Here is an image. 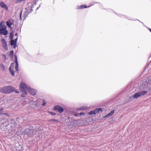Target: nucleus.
Here are the masks:
<instances>
[{"mask_svg":"<svg viewBox=\"0 0 151 151\" xmlns=\"http://www.w3.org/2000/svg\"><path fill=\"white\" fill-rule=\"evenodd\" d=\"M84 114H85V113H83V112H81L79 113V115H84Z\"/></svg>","mask_w":151,"mask_h":151,"instance_id":"nucleus-33","label":"nucleus"},{"mask_svg":"<svg viewBox=\"0 0 151 151\" xmlns=\"http://www.w3.org/2000/svg\"><path fill=\"white\" fill-rule=\"evenodd\" d=\"M22 10L21 11V13H20V17H19L20 19H22L21 17H22Z\"/></svg>","mask_w":151,"mask_h":151,"instance_id":"nucleus-30","label":"nucleus"},{"mask_svg":"<svg viewBox=\"0 0 151 151\" xmlns=\"http://www.w3.org/2000/svg\"><path fill=\"white\" fill-rule=\"evenodd\" d=\"M40 5H41V4H40L39 5V7L40 8Z\"/></svg>","mask_w":151,"mask_h":151,"instance_id":"nucleus-43","label":"nucleus"},{"mask_svg":"<svg viewBox=\"0 0 151 151\" xmlns=\"http://www.w3.org/2000/svg\"><path fill=\"white\" fill-rule=\"evenodd\" d=\"M18 40V37L16 38L14 40V42L17 43V41Z\"/></svg>","mask_w":151,"mask_h":151,"instance_id":"nucleus-32","label":"nucleus"},{"mask_svg":"<svg viewBox=\"0 0 151 151\" xmlns=\"http://www.w3.org/2000/svg\"><path fill=\"white\" fill-rule=\"evenodd\" d=\"M40 5H41V4H40L39 5V7L40 8Z\"/></svg>","mask_w":151,"mask_h":151,"instance_id":"nucleus-44","label":"nucleus"},{"mask_svg":"<svg viewBox=\"0 0 151 151\" xmlns=\"http://www.w3.org/2000/svg\"><path fill=\"white\" fill-rule=\"evenodd\" d=\"M2 114L3 115H6L7 116L9 117V115L8 114V113H3Z\"/></svg>","mask_w":151,"mask_h":151,"instance_id":"nucleus-31","label":"nucleus"},{"mask_svg":"<svg viewBox=\"0 0 151 151\" xmlns=\"http://www.w3.org/2000/svg\"><path fill=\"white\" fill-rule=\"evenodd\" d=\"M3 110L4 109L3 108L0 109V115L3 114L2 112Z\"/></svg>","mask_w":151,"mask_h":151,"instance_id":"nucleus-25","label":"nucleus"},{"mask_svg":"<svg viewBox=\"0 0 151 151\" xmlns=\"http://www.w3.org/2000/svg\"><path fill=\"white\" fill-rule=\"evenodd\" d=\"M0 6L1 7L6 9L7 11L8 10V8L7 5L3 1H2L0 2Z\"/></svg>","mask_w":151,"mask_h":151,"instance_id":"nucleus-13","label":"nucleus"},{"mask_svg":"<svg viewBox=\"0 0 151 151\" xmlns=\"http://www.w3.org/2000/svg\"><path fill=\"white\" fill-rule=\"evenodd\" d=\"M92 5L93 4H91V6H92Z\"/></svg>","mask_w":151,"mask_h":151,"instance_id":"nucleus-46","label":"nucleus"},{"mask_svg":"<svg viewBox=\"0 0 151 151\" xmlns=\"http://www.w3.org/2000/svg\"><path fill=\"white\" fill-rule=\"evenodd\" d=\"M40 5H41V4H40L39 5V7L40 8Z\"/></svg>","mask_w":151,"mask_h":151,"instance_id":"nucleus-42","label":"nucleus"},{"mask_svg":"<svg viewBox=\"0 0 151 151\" xmlns=\"http://www.w3.org/2000/svg\"><path fill=\"white\" fill-rule=\"evenodd\" d=\"M14 56L15 58V63H18L17 61V57L16 55H14Z\"/></svg>","mask_w":151,"mask_h":151,"instance_id":"nucleus-24","label":"nucleus"},{"mask_svg":"<svg viewBox=\"0 0 151 151\" xmlns=\"http://www.w3.org/2000/svg\"><path fill=\"white\" fill-rule=\"evenodd\" d=\"M149 30H150V32H151V29L149 28Z\"/></svg>","mask_w":151,"mask_h":151,"instance_id":"nucleus-39","label":"nucleus"},{"mask_svg":"<svg viewBox=\"0 0 151 151\" xmlns=\"http://www.w3.org/2000/svg\"><path fill=\"white\" fill-rule=\"evenodd\" d=\"M0 67L1 69L2 70H4L5 69V66L2 63H1L0 65Z\"/></svg>","mask_w":151,"mask_h":151,"instance_id":"nucleus-21","label":"nucleus"},{"mask_svg":"<svg viewBox=\"0 0 151 151\" xmlns=\"http://www.w3.org/2000/svg\"><path fill=\"white\" fill-rule=\"evenodd\" d=\"M27 90L28 92L32 95H35L36 94L37 91L34 89L32 88L29 87L28 88Z\"/></svg>","mask_w":151,"mask_h":151,"instance_id":"nucleus-7","label":"nucleus"},{"mask_svg":"<svg viewBox=\"0 0 151 151\" xmlns=\"http://www.w3.org/2000/svg\"><path fill=\"white\" fill-rule=\"evenodd\" d=\"M115 99L114 100H111L110 101V102H109V101H108V102H107L106 103H114V100H115Z\"/></svg>","mask_w":151,"mask_h":151,"instance_id":"nucleus-26","label":"nucleus"},{"mask_svg":"<svg viewBox=\"0 0 151 151\" xmlns=\"http://www.w3.org/2000/svg\"><path fill=\"white\" fill-rule=\"evenodd\" d=\"M14 63H11L10 66L9 68V70L11 73V75L14 76L15 75L14 72Z\"/></svg>","mask_w":151,"mask_h":151,"instance_id":"nucleus-8","label":"nucleus"},{"mask_svg":"<svg viewBox=\"0 0 151 151\" xmlns=\"http://www.w3.org/2000/svg\"><path fill=\"white\" fill-rule=\"evenodd\" d=\"M29 86H27L24 83L22 82L21 83L19 86L20 90L21 91H26V89L27 90V88H29Z\"/></svg>","mask_w":151,"mask_h":151,"instance_id":"nucleus-5","label":"nucleus"},{"mask_svg":"<svg viewBox=\"0 0 151 151\" xmlns=\"http://www.w3.org/2000/svg\"><path fill=\"white\" fill-rule=\"evenodd\" d=\"M74 116H78V114H74Z\"/></svg>","mask_w":151,"mask_h":151,"instance_id":"nucleus-36","label":"nucleus"},{"mask_svg":"<svg viewBox=\"0 0 151 151\" xmlns=\"http://www.w3.org/2000/svg\"><path fill=\"white\" fill-rule=\"evenodd\" d=\"M137 20L138 21H139V20H138V19H137Z\"/></svg>","mask_w":151,"mask_h":151,"instance_id":"nucleus-48","label":"nucleus"},{"mask_svg":"<svg viewBox=\"0 0 151 151\" xmlns=\"http://www.w3.org/2000/svg\"><path fill=\"white\" fill-rule=\"evenodd\" d=\"M137 20L138 21H139V20H138V19H137Z\"/></svg>","mask_w":151,"mask_h":151,"instance_id":"nucleus-49","label":"nucleus"},{"mask_svg":"<svg viewBox=\"0 0 151 151\" xmlns=\"http://www.w3.org/2000/svg\"><path fill=\"white\" fill-rule=\"evenodd\" d=\"M43 106H45V104H43Z\"/></svg>","mask_w":151,"mask_h":151,"instance_id":"nucleus-45","label":"nucleus"},{"mask_svg":"<svg viewBox=\"0 0 151 151\" xmlns=\"http://www.w3.org/2000/svg\"><path fill=\"white\" fill-rule=\"evenodd\" d=\"M15 36H18V33H16L15 34Z\"/></svg>","mask_w":151,"mask_h":151,"instance_id":"nucleus-38","label":"nucleus"},{"mask_svg":"<svg viewBox=\"0 0 151 151\" xmlns=\"http://www.w3.org/2000/svg\"><path fill=\"white\" fill-rule=\"evenodd\" d=\"M26 132V134L29 136H33L34 130L32 129L27 130Z\"/></svg>","mask_w":151,"mask_h":151,"instance_id":"nucleus-11","label":"nucleus"},{"mask_svg":"<svg viewBox=\"0 0 151 151\" xmlns=\"http://www.w3.org/2000/svg\"><path fill=\"white\" fill-rule=\"evenodd\" d=\"M48 112L52 115H56V113L53 112H50L49 111H48Z\"/></svg>","mask_w":151,"mask_h":151,"instance_id":"nucleus-27","label":"nucleus"},{"mask_svg":"<svg viewBox=\"0 0 151 151\" xmlns=\"http://www.w3.org/2000/svg\"><path fill=\"white\" fill-rule=\"evenodd\" d=\"M16 63V66L15 67V70L16 71H18V63Z\"/></svg>","mask_w":151,"mask_h":151,"instance_id":"nucleus-22","label":"nucleus"},{"mask_svg":"<svg viewBox=\"0 0 151 151\" xmlns=\"http://www.w3.org/2000/svg\"><path fill=\"white\" fill-rule=\"evenodd\" d=\"M2 56L4 57V61H5V60H6V55H5L4 54H2Z\"/></svg>","mask_w":151,"mask_h":151,"instance_id":"nucleus-29","label":"nucleus"},{"mask_svg":"<svg viewBox=\"0 0 151 151\" xmlns=\"http://www.w3.org/2000/svg\"><path fill=\"white\" fill-rule=\"evenodd\" d=\"M114 112V110H111L110 112L107 115L104 116L103 117L104 118L107 117L108 116H111L113 114Z\"/></svg>","mask_w":151,"mask_h":151,"instance_id":"nucleus-14","label":"nucleus"},{"mask_svg":"<svg viewBox=\"0 0 151 151\" xmlns=\"http://www.w3.org/2000/svg\"><path fill=\"white\" fill-rule=\"evenodd\" d=\"M14 32L13 31H12L10 32V37L11 40H13L14 37Z\"/></svg>","mask_w":151,"mask_h":151,"instance_id":"nucleus-18","label":"nucleus"},{"mask_svg":"<svg viewBox=\"0 0 151 151\" xmlns=\"http://www.w3.org/2000/svg\"><path fill=\"white\" fill-rule=\"evenodd\" d=\"M103 109L102 108L96 109L95 110L90 111L88 114L89 115L96 114L99 112V111L102 112Z\"/></svg>","mask_w":151,"mask_h":151,"instance_id":"nucleus-3","label":"nucleus"},{"mask_svg":"<svg viewBox=\"0 0 151 151\" xmlns=\"http://www.w3.org/2000/svg\"><path fill=\"white\" fill-rule=\"evenodd\" d=\"M10 45L11 46L13 45H14L16 44V43L14 42V41L13 40H11L10 42Z\"/></svg>","mask_w":151,"mask_h":151,"instance_id":"nucleus-20","label":"nucleus"},{"mask_svg":"<svg viewBox=\"0 0 151 151\" xmlns=\"http://www.w3.org/2000/svg\"><path fill=\"white\" fill-rule=\"evenodd\" d=\"M14 21L12 19H10L9 20L6 22V25L10 28L11 30L12 29L11 26L12 24H14Z\"/></svg>","mask_w":151,"mask_h":151,"instance_id":"nucleus-9","label":"nucleus"},{"mask_svg":"<svg viewBox=\"0 0 151 151\" xmlns=\"http://www.w3.org/2000/svg\"><path fill=\"white\" fill-rule=\"evenodd\" d=\"M32 8L31 7V6H28L27 7L25 8V10H26V12H27V14H29L30 13H31L33 11V10L32 9Z\"/></svg>","mask_w":151,"mask_h":151,"instance_id":"nucleus-12","label":"nucleus"},{"mask_svg":"<svg viewBox=\"0 0 151 151\" xmlns=\"http://www.w3.org/2000/svg\"><path fill=\"white\" fill-rule=\"evenodd\" d=\"M77 7L78 9H81L83 8H87V6L86 5H85L84 6L82 5L80 6H78Z\"/></svg>","mask_w":151,"mask_h":151,"instance_id":"nucleus-16","label":"nucleus"},{"mask_svg":"<svg viewBox=\"0 0 151 151\" xmlns=\"http://www.w3.org/2000/svg\"><path fill=\"white\" fill-rule=\"evenodd\" d=\"M39 7H38L37 8V9L36 10H38V9H39Z\"/></svg>","mask_w":151,"mask_h":151,"instance_id":"nucleus-40","label":"nucleus"},{"mask_svg":"<svg viewBox=\"0 0 151 151\" xmlns=\"http://www.w3.org/2000/svg\"><path fill=\"white\" fill-rule=\"evenodd\" d=\"M1 42H2V45H3V48L6 51L7 50L8 48L7 47V43L5 40L4 39H2L1 40Z\"/></svg>","mask_w":151,"mask_h":151,"instance_id":"nucleus-10","label":"nucleus"},{"mask_svg":"<svg viewBox=\"0 0 151 151\" xmlns=\"http://www.w3.org/2000/svg\"><path fill=\"white\" fill-rule=\"evenodd\" d=\"M47 103L45 101H43V102L42 104H46Z\"/></svg>","mask_w":151,"mask_h":151,"instance_id":"nucleus-35","label":"nucleus"},{"mask_svg":"<svg viewBox=\"0 0 151 151\" xmlns=\"http://www.w3.org/2000/svg\"><path fill=\"white\" fill-rule=\"evenodd\" d=\"M13 46V47L14 48H15L17 46V44H15Z\"/></svg>","mask_w":151,"mask_h":151,"instance_id":"nucleus-34","label":"nucleus"},{"mask_svg":"<svg viewBox=\"0 0 151 151\" xmlns=\"http://www.w3.org/2000/svg\"><path fill=\"white\" fill-rule=\"evenodd\" d=\"M37 1L36 0H35L34 2H32V5H31V7L32 8H34V5H36L37 4Z\"/></svg>","mask_w":151,"mask_h":151,"instance_id":"nucleus-19","label":"nucleus"},{"mask_svg":"<svg viewBox=\"0 0 151 151\" xmlns=\"http://www.w3.org/2000/svg\"><path fill=\"white\" fill-rule=\"evenodd\" d=\"M48 122H50V121H53V122H56L57 123L59 122V121L56 119H50V120H48Z\"/></svg>","mask_w":151,"mask_h":151,"instance_id":"nucleus-23","label":"nucleus"},{"mask_svg":"<svg viewBox=\"0 0 151 151\" xmlns=\"http://www.w3.org/2000/svg\"><path fill=\"white\" fill-rule=\"evenodd\" d=\"M137 20L138 21H139V20H138V19H137Z\"/></svg>","mask_w":151,"mask_h":151,"instance_id":"nucleus-47","label":"nucleus"},{"mask_svg":"<svg viewBox=\"0 0 151 151\" xmlns=\"http://www.w3.org/2000/svg\"><path fill=\"white\" fill-rule=\"evenodd\" d=\"M22 93L21 94L22 96L23 97H25L27 95V92L26 91H21Z\"/></svg>","mask_w":151,"mask_h":151,"instance_id":"nucleus-15","label":"nucleus"},{"mask_svg":"<svg viewBox=\"0 0 151 151\" xmlns=\"http://www.w3.org/2000/svg\"><path fill=\"white\" fill-rule=\"evenodd\" d=\"M14 92H15L17 93H19V91L18 90H16L15 88H14Z\"/></svg>","mask_w":151,"mask_h":151,"instance_id":"nucleus-28","label":"nucleus"},{"mask_svg":"<svg viewBox=\"0 0 151 151\" xmlns=\"http://www.w3.org/2000/svg\"><path fill=\"white\" fill-rule=\"evenodd\" d=\"M1 29H0V35H2V32H1Z\"/></svg>","mask_w":151,"mask_h":151,"instance_id":"nucleus-37","label":"nucleus"},{"mask_svg":"<svg viewBox=\"0 0 151 151\" xmlns=\"http://www.w3.org/2000/svg\"><path fill=\"white\" fill-rule=\"evenodd\" d=\"M6 27L5 25L4 22L3 21L0 23V29H1V31L2 32V35H6L8 34V31L6 29Z\"/></svg>","mask_w":151,"mask_h":151,"instance_id":"nucleus-2","label":"nucleus"},{"mask_svg":"<svg viewBox=\"0 0 151 151\" xmlns=\"http://www.w3.org/2000/svg\"><path fill=\"white\" fill-rule=\"evenodd\" d=\"M53 110L55 111H58L60 113H62L64 111L63 109L58 105L55 106L53 109Z\"/></svg>","mask_w":151,"mask_h":151,"instance_id":"nucleus-6","label":"nucleus"},{"mask_svg":"<svg viewBox=\"0 0 151 151\" xmlns=\"http://www.w3.org/2000/svg\"><path fill=\"white\" fill-rule=\"evenodd\" d=\"M147 93V92L146 91H141L135 93L134 96V97L135 98H137L141 96L146 94Z\"/></svg>","mask_w":151,"mask_h":151,"instance_id":"nucleus-4","label":"nucleus"},{"mask_svg":"<svg viewBox=\"0 0 151 151\" xmlns=\"http://www.w3.org/2000/svg\"><path fill=\"white\" fill-rule=\"evenodd\" d=\"M95 3H99V2H95Z\"/></svg>","mask_w":151,"mask_h":151,"instance_id":"nucleus-41","label":"nucleus"},{"mask_svg":"<svg viewBox=\"0 0 151 151\" xmlns=\"http://www.w3.org/2000/svg\"><path fill=\"white\" fill-rule=\"evenodd\" d=\"M9 55L11 58H12L13 57L14 51L13 50L9 52Z\"/></svg>","mask_w":151,"mask_h":151,"instance_id":"nucleus-17","label":"nucleus"},{"mask_svg":"<svg viewBox=\"0 0 151 151\" xmlns=\"http://www.w3.org/2000/svg\"><path fill=\"white\" fill-rule=\"evenodd\" d=\"M14 91V87L12 86H5L0 89V92L4 94H9Z\"/></svg>","mask_w":151,"mask_h":151,"instance_id":"nucleus-1","label":"nucleus"}]
</instances>
